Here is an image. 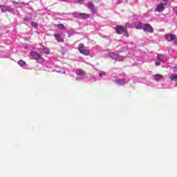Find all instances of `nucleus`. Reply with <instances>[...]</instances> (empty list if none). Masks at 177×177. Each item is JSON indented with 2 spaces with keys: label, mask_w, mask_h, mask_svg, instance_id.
<instances>
[{
  "label": "nucleus",
  "mask_w": 177,
  "mask_h": 177,
  "mask_svg": "<svg viewBox=\"0 0 177 177\" xmlns=\"http://www.w3.org/2000/svg\"><path fill=\"white\" fill-rule=\"evenodd\" d=\"M73 16H74V17L76 19H79L80 20L89 19L91 17L89 14L86 13H73Z\"/></svg>",
  "instance_id": "f257e3e1"
},
{
  "label": "nucleus",
  "mask_w": 177,
  "mask_h": 177,
  "mask_svg": "<svg viewBox=\"0 0 177 177\" xmlns=\"http://www.w3.org/2000/svg\"><path fill=\"white\" fill-rule=\"evenodd\" d=\"M78 50L82 55H84L85 56H89V50L85 49V45H84V44H80L79 45Z\"/></svg>",
  "instance_id": "f03ea898"
},
{
  "label": "nucleus",
  "mask_w": 177,
  "mask_h": 177,
  "mask_svg": "<svg viewBox=\"0 0 177 177\" xmlns=\"http://www.w3.org/2000/svg\"><path fill=\"white\" fill-rule=\"evenodd\" d=\"M165 3H160L158 4V6L156 7L155 12H164V10H165V7L164 6V5L167 6L168 5V0H164L163 1Z\"/></svg>",
  "instance_id": "7ed1b4c3"
},
{
  "label": "nucleus",
  "mask_w": 177,
  "mask_h": 177,
  "mask_svg": "<svg viewBox=\"0 0 177 177\" xmlns=\"http://www.w3.org/2000/svg\"><path fill=\"white\" fill-rule=\"evenodd\" d=\"M0 9L2 13H5V12H15V9L5 5H0Z\"/></svg>",
  "instance_id": "20e7f679"
},
{
  "label": "nucleus",
  "mask_w": 177,
  "mask_h": 177,
  "mask_svg": "<svg viewBox=\"0 0 177 177\" xmlns=\"http://www.w3.org/2000/svg\"><path fill=\"white\" fill-rule=\"evenodd\" d=\"M87 8L91 10L93 13H97V8L95 7L93 2L89 1L87 3Z\"/></svg>",
  "instance_id": "39448f33"
},
{
  "label": "nucleus",
  "mask_w": 177,
  "mask_h": 177,
  "mask_svg": "<svg viewBox=\"0 0 177 177\" xmlns=\"http://www.w3.org/2000/svg\"><path fill=\"white\" fill-rule=\"evenodd\" d=\"M30 55L33 57V59H35V60H39V59H41L42 62H45V59H44V58L41 57V55H39V53L37 52L32 51L30 53Z\"/></svg>",
  "instance_id": "423d86ee"
},
{
  "label": "nucleus",
  "mask_w": 177,
  "mask_h": 177,
  "mask_svg": "<svg viewBox=\"0 0 177 177\" xmlns=\"http://www.w3.org/2000/svg\"><path fill=\"white\" fill-rule=\"evenodd\" d=\"M143 30L145 31V32H153V27H151V25L149 24H144L143 26Z\"/></svg>",
  "instance_id": "0eeeda50"
},
{
  "label": "nucleus",
  "mask_w": 177,
  "mask_h": 177,
  "mask_svg": "<svg viewBox=\"0 0 177 177\" xmlns=\"http://www.w3.org/2000/svg\"><path fill=\"white\" fill-rule=\"evenodd\" d=\"M109 56L114 60H119V62H121V60H122V57H120L118 55L115 54V53H110Z\"/></svg>",
  "instance_id": "6e6552de"
},
{
  "label": "nucleus",
  "mask_w": 177,
  "mask_h": 177,
  "mask_svg": "<svg viewBox=\"0 0 177 177\" xmlns=\"http://www.w3.org/2000/svg\"><path fill=\"white\" fill-rule=\"evenodd\" d=\"M125 31V28L122 26H118L115 27V32L117 34L121 35Z\"/></svg>",
  "instance_id": "1a4fd4ad"
},
{
  "label": "nucleus",
  "mask_w": 177,
  "mask_h": 177,
  "mask_svg": "<svg viewBox=\"0 0 177 177\" xmlns=\"http://www.w3.org/2000/svg\"><path fill=\"white\" fill-rule=\"evenodd\" d=\"M166 39L169 42H171V41H174V40L176 39V35H166Z\"/></svg>",
  "instance_id": "9d476101"
},
{
  "label": "nucleus",
  "mask_w": 177,
  "mask_h": 177,
  "mask_svg": "<svg viewBox=\"0 0 177 177\" xmlns=\"http://www.w3.org/2000/svg\"><path fill=\"white\" fill-rule=\"evenodd\" d=\"M157 58L159 62H167V57L162 54L158 55Z\"/></svg>",
  "instance_id": "9b49d317"
},
{
  "label": "nucleus",
  "mask_w": 177,
  "mask_h": 177,
  "mask_svg": "<svg viewBox=\"0 0 177 177\" xmlns=\"http://www.w3.org/2000/svg\"><path fill=\"white\" fill-rule=\"evenodd\" d=\"M54 37L57 39V42H64V39L60 36V34H55Z\"/></svg>",
  "instance_id": "f8f14e48"
},
{
  "label": "nucleus",
  "mask_w": 177,
  "mask_h": 177,
  "mask_svg": "<svg viewBox=\"0 0 177 177\" xmlns=\"http://www.w3.org/2000/svg\"><path fill=\"white\" fill-rule=\"evenodd\" d=\"M75 74H77V75H85V71L82 69H77L75 71Z\"/></svg>",
  "instance_id": "ddd939ff"
},
{
  "label": "nucleus",
  "mask_w": 177,
  "mask_h": 177,
  "mask_svg": "<svg viewBox=\"0 0 177 177\" xmlns=\"http://www.w3.org/2000/svg\"><path fill=\"white\" fill-rule=\"evenodd\" d=\"M162 75L157 74L154 76V79L156 80V81H160V80H162Z\"/></svg>",
  "instance_id": "4468645a"
},
{
  "label": "nucleus",
  "mask_w": 177,
  "mask_h": 177,
  "mask_svg": "<svg viewBox=\"0 0 177 177\" xmlns=\"http://www.w3.org/2000/svg\"><path fill=\"white\" fill-rule=\"evenodd\" d=\"M55 26L59 30H66V26L63 24H56Z\"/></svg>",
  "instance_id": "2eb2a0df"
},
{
  "label": "nucleus",
  "mask_w": 177,
  "mask_h": 177,
  "mask_svg": "<svg viewBox=\"0 0 177 177\" xmlns=\"http://www.w3.org/2000/svg\"><path fill=\"white\" fill-rule=\"evenodd\" d=\"M116 84H118V85H124L125 82H124L123 79H118V80H116Z\"/></svg>",
  "instance_id": "dca6fc26"
},
{
  "label": "nucleus",
  "mask_w": 177,
  "mask_h": 177,
  "mask_svg": "<svg viewBox=\"0 0 177 177\" xmlns=\"http://www.w3.org/2000/svg\"><path fill=\"white\" fill-rule=\"evenodd\" d=\"M169 80H171V81H177V75L173 74L171 76H170Z\"/></svg>",
  "instance_id": "f3484780"
},
{
  "label": "nucleus",
  "mask_w": 177,
  "mask_h": 177,
  "mask_svg": "<svg viewBox=\"0 0 177 177\" xmlns=\"http://www.w3.org/2000/svg\"><path fill=\"white\" fill-rule=\"evenodd\" d=\"M18 64L21 66V67H24V66H26V62H24V60L21 59L18 62Z\"/></svg>",
  "instance_id": "a211bd4d"
},
{
  "label": "nucleus",
  "mask_w": 177,
  "mask_h": 177,
  "mask_svg": "<svg viewBox=\"0 0 177 177\" xmlns=\"http://www.w3.org/2000/svg\"><path fill=\"white\" fill-rule=\"evenodd\" d=\"M143 26H145V24L138 23V26H136L137 30H143Z\"/></svg>",
  "instance_id": "6ab92c4d"
},
{
  "label": "nucleus",
  "mask_w": 177,
  "mask_h": 177,
  "mask_svg": "<svg viewBox=\"0 0 177 177\" xmlns=\"http://www.w3.org/2000/svg\"><path fill=\"white\" fill-rule=\"evenodd\" d=\"M31 24H32V27H34L35 28H38V24H37V22L32 21Z\"/></svg>",
  "instance_id": "aec40b11"
},
{
  "label": "nucleus",
  "mask_w": 177,
  "mask_h": 177,
  "mask_svg": "<svg viewBox=\"0 0 177 177\" xmlns=\"http://www.w3.org/2000/svg\"><path fill=\"white\" fill-rule=\"evenodd\" d=\"M30 20H31V17H26L24 19V21H30Z\"/></svg>",
  "instance_id": "412c9836"
},
{
  "label": "nucleus",
  "mask_w": 177,
  "mask_h": 177,
  "mask_svg": "<svg viewBox=\"0 0 177 177\" xmlns=\"http://www.w3.org/2000/svg\"><path fill=\"white\" fill-rule=\"evenodd\" d=\"M124 32V36H126L127 38H128V37H129V35H128V31L127 30V29H125Z\"/></svg>",
  "instance_id": "4be33fe9"
},
{
  "label": "nucleus",
  "mask_w": 177,
  "mask_h": 177,
  "mask_svg": "<svg viewBox=\"0 0 177 177\" xmlns=\"http://www.w3.org/2000/svg\"><path fill=\"white\" fill-rule=\"evenodd\" d=\"M155 64H156V67H158V66H160V65H161V63H160V62H156L155 63Z\"/></svg>",
  "instance_id": "5701e85b"
},
{
  "label": "nucleus",
  "mask_w": 177,
  "mask_h": 177,
  "mask_svg": "<svg viewBox=\"0 0 177 177\" xmlns=\"http://www.w3.org/2000/svg\"><path fill=\"white\" fill-rule=\"evenodd\" d=\"M13 5H19V2L17 1H12Z\"/></svg>",
  "instance_id": "b1692460"
},
{
  "label": "nucleus",
  "mask_w": 177,
  "mask_h": 177,
  "mask_svg": "<svg viewBox=\"0 0 177 177\" xmlns=\"http://www.w3.org/2000/svg\"><path fill=\"white\" fill-rule=\"evenodd\" d=\"M81 2H84V0H77V3H81Z\"/></svg>",
  "instance_id": "393cba45"
},
{
  "label": "nucleus",
  "mask_w": 177,
  "mask_h": 177,
  "mask_svg": "<svg viewBox=\"0 0 177 177\" xmlns=\"http://www.w3.org/2000/svg\"><path fill=\"white\" fill-rule=\"evenodd\" d=\"M103 75H106V74L105 73H100V77H103Z\"/></svg>",
  "instance_id": "a878e982"
},
{
  "label": "nucleus",
  "mask_w": 177,
  "mask_h": 177,
  "mask_svg": "<svg viewBox=\"0 0 177 177\" xmlns=\"http://www.w3.org/2000/svg\"><path fill=\"white\" fill-rule=\"evenodd\" d=\"M45 53H46V55H49V51H46Z\"/></svg>",
  "instance_id": "bb28decb"
}]
</instances>
